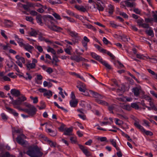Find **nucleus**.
I'll return each mask as SVG.
<instances>
[{
	"label": "nucleus",
	"mask_w": 157,
	"mask_h": 157,
	"mask_svg": "<svg viewBox=\"0 0 157 157\" xmlns=\"http://www.w3.org/2000/svg\"><path fill=\"white\" fill-rule=\"evenodd\" d=\"M24 104L28 109H24V112L27 113L31 117H33L36 114L37 109L33 105L26 102L24 103Z\"/></svg>",
	"instance_id": "2"
},
{
	"label": "nucleus",
	"mask_w": 157,
	"mask_h": 157,
	"mask_svg": "<svg viewBox=\"0 0 157 157\" xmlns=\"http://www.w3.org/2000/svg\"><path fill=\"white\" fill-rule=\"evenodd\" d=\"M4 24L7 27H10L13 26V23L10 20L4 19Z\"/></svg>",
	"instance_id": "15"
},
{
	"label": "nucleus",
	"mask_w": 157,
	"mask_h": 157,
	"mask_svg": "<svg viewBox=\"0 0 157 157\" xmlns=\"http://www.w3.org/2000/svg\"><path fill=\"white\" fill-rule=\"evenodd\" d=\"M133 11L136 13L140 14L141 13V11L138 8H135L134 9Z\"/></svg>",
	"instance_id": "61"
},
{
	"label": "nucleus",
	"mask_w": 157,
	"mask_h": 157,
	"mask_svg": "<svg viewBox=\"0 0 157 157\" xmlns=\"http://www.w3.org/2000/svg\"><path fill=\"white\" fill-rule=\"evenodd\" d=\"M65 125L63 123H62L60 127L58 128L59 130L61 132H63L64 131V127Z\"/></svg>",
	"instance_id": "48"
},
{
	"label": "nucleus",
	"mask_w": 157,
	"mask_h": 157,
	"mask_svg": "<svg viewBox=\"0 0 157 157\" xmlns=\"http://www.w3.org/2000/svg\"><path fill=\"white\" fill-rule=\"evenodd\" d=\"M43 95L44 96H48L47 97V98H50V97H51L52 95V91L50 90L48 91H47L45 92L44 94Z\"/></svg>",
	"instance_id": "29"
},
{
	"label": "nucleus",
	"mask_w": 157,
	"mask_h": 157,
	"mask_svg": "<svg viewBox=\"0 0 157 157\" xmlns=\"http://www.w3.org/2000/svg\"><path fill=\"white\" fill-rule=\"evenodd\" d=\"M82 45L83 46L85 47L86 49V50L87 49V42H85V41H84L83 40H82Z\"/></svg>",
	"instance_id": "64"
},
{
	"label": "nucleus",
	"mask_w": 157,
	"mask_h": 157,
	"mask_svg": "<svg viewBox=\"0 0 157 157\" xmlns=\"http://www.w3.org/2000/svg\"><path fill=\"white\" fill-rule=\"evenodd\" d=\"M16 140L18 143L22 145L26 144V141L22 139L21 135H19L16 138Z\"/></svg>",
	"instance_id": "10"
},
{
	"label": "nucleus",
	"mask_w": 157,
	"mask_h": 157,
	"mask_svg": "<svg viewBox=\"0 0 157 157\" xmlns=\"http://www.w3.org/2000/svg\"><path fill=\"white\" fill-rule=\"evenodd\" d=\"M26 74L28 75V77H24V78H25L26 80L29 79V80H31L32 78V77L29 73H26Z\"/></svg>",
	"instance_id": "46"
},
{
	"label": "nucleus",
	"mask_w": 157,
	"mask_h": 157,
	"mask_svg": "<svg viewBox=\"0 0 157 157\" xmlns=\"http://www.w3.org/2000/svg\"><path fill=\"white\" fill-rule=\"evenodd\" d=\"M77 87L78 89L81 92H84V90H86V88H82L79 86H77Z\"/></svg>",
	"instance_id": "53"
},
{
	"label": "nucleus",
	"mask_w": 157,
	"mask_h": 157,
	"mask_svg": "<svg viewBox=\"0 0 157 157\" xmlns=\"http://www.w3.org/2000/svg\"><path fill=\"white\" fill-rule=\"evenodd\" d=\"M117 62L119 65L118 68L120 69L124 67V65L119 61H117Z\"/></svg>",
	"instance_id": "63"
},
{
	"label": "nucleus",
	"mask_w": 157,
	"mask_h": 157,
	"mask_svg": "<svg viewBox=\"0 0 157 157\" xmlns=\"http://www.w3.org/2000/svg\"><path fill=\"white\" fill-rule=\"evenodd\" d=\"M103 41L104 43L105 44H108L110 43L109 42L107 39L105 37L103 38Z\"/></svg>",
	"instance_id": "62"
},
{
	"label": "nucleus",
	"mask_w": 157,
	"mask_h": 157,
	"mask_svg": "<svg viewBox=\"0 0 157 157\" xmlns=\"http://www.w3.org/2000/svg\"><path fill=\"white\" fill-rule=\"evenodd\" d=\"M78 102L77 100H71L70 101V104L71 107H75L77 106Z\"/></svg>",
	"instance_id": "23"
},
{
	"label": "nucleus",
	"mask_w": 157,
	"mask_h": 157,
	"mask_svg": "<svg viewBox=\"0 0 157 157\" xmlns=\"http://www.w3.org/2000/svg\"><path fill=\"white\" fill-rule=\"evenodd\" d=\"M30 98L33 100V103H36L38 102V98L37 97H35L33 98L32 96L30 97Z\"/></svg>",
	"instance_id": "47"
},
{
	"label": "nucleus",
	"mask_w": 157,
	"mask_h": 157,
	"mask_svg": "<svg viewBox=\"0 0 157 157\" xmlns=\"http://www.w3.org/2000/svg\"><path fill=\"white\" fill-rule=\"evenodd\" d=\"M73 131L72 128L70 127L67 128L64 130V134L65 135L70 136L72 135L71 133Z\"/></svg>",
	"instance_id": "20"
},
{
	"label": "nucleus",
	"mask_w": 157,
	"mask_h": 157,
	"mask_svg": "<svg viewBox=\"0 0 157 157\" xmlns=\"http://www.w3.org/2000/svg\"><path fill=\"white\" fill-rule=\"evenodd\" d=\"M14 37L15 39L17 41V43L19 44V45L22 47L23 45H24V43H23V40L22 39L20 38L18 36L16 35H15Z\"/></svg>",
	"instance_id": "12"
},
{
	"label": "nucleus",
	"mask_w": 157,
	"mask_h": 157,
	"mask_svg": "<svg viewBox=\"0 0 157 157\" xmlns=\"http://www.w3.org/2000/svg\"><path fill=\"white\" fill-rule=\"evenodd\" d=\"M131 107L129 105H124V106L123 108L126 110L129 111L131 110Z\"/></svg>",
	"instance_id": "55"
},
{
	"label": "nucleus",
	"mask_w": 157,
	"mask_h": 157,
	"mask_svg": "<svg viewBox=\"0 0 157 157\" xmlns=\"http://www.w3.org/2000/svg\"><path fill=\"white\" fill-rule=\"evenodd\" d=\"M47 130L49 133H50V135L52 136H55L56 135V132L54 131H53L50 128H48Z\"/></svg>",
	"instance_id": "32"
},
{
	"label": "nucleus",
	"mask_w": 157,
	"mask_h": 157,
	"mask_svg": "<svg viewBox=\"0 0 157 157\" xmlns=\"http://www.w3.org/2000/svg\"><path fill=\"white\" fill-rule=\"evenodd\" d=\"M107 54L108 56H109L111 57L112 59H114L115 58V56L111 52L109 51H107Z\"/></svg>",
	"instance_id": "57"
},
{
	"label": "nucleus",
	"mask_w": 157,
	"mask_h": 157,
	"mask_svg": "<svg viewBox=\"0 0 157 157\" xmlns=\"http://www.w3.org/2000/svg\"><path fill=\"white\" fill-rule=\"evenodd\" d=\"M52 15L57 20H60L61 19L60 15L55 12H54Z\"/></svg>",
	"instance_id": "39"
},
{
	"label": "nucleus",
	"mask_w": 157,
	"mask_h": 157,
	"mask_svg": "<svg viewBox=\"0 0 157 157\" xmlns=\"http://www.w3.org/2000/svg\"><path fill=\"white\" fill-rule=\"evenodd\" d=\"M125 5L127 6L130 7H132L133 6V4L131 2H129L128 1H125L124 2Z\"/></svg>",
	"instance_id": "43"
},
{
	"label": "nucleus",
	"mask_w": 157,
	"mask_h": 157,
	"mask_svg": "<svg viewBox=\"0 0 157 157\" xmlns=\"http://www.w3.org/2000/svg\"><path fill=\"white\" fill-rule=\"evenodd\" d=\"M134 125L138 129L140 130L142 132L144 131V129L143 127L141 126L138 122H135L134 124Z\"/></svg>",
	"instance_id": "25"
},
{
	"label": "nucleus",
	"mask_w": 157,
	"mask_h": 157,
	"mask_svg": "<svg viewBox=\"0 0 157 157\" xmlns=\"http://www.w3.org/2000/svg\"><path fill=\"white\" fill-rule=\"evenodd\" d=\"M75 7L78 10L82 12H85L86 11V9L83 6H82L81 7H80L79 6L75 5Z\"/></svg>",
	"instance_id": "26"
},
{
	"label": "nucleus",
	"mask_w": 157,
	"mask_h": 157,
	"mask_svg": "<svg viewBox=\"0 0 157 157\" xmlns=\"http://www.w3.org/2000/svg\"><path fill=\"white\" fill-rule=\"evenodd\" d=\"M141 90V87L140 86L137 87H134L132 89V92L136 97H138L139 96Z\"/></svg>",
	"instance_id": "6"
},
{
	"label": "nucleus",
	"mask_w": 157,
	"mask_h": 157,
	"mask_svg": "<svg viewBox=\"0 0 157 157\" xmlns=\"http://www.w3.org/2000/svg\"><path fill=\"white\" fill-rule=\"evenodd\" d=\"M42 151L41 148L37 145L30 146L25 154L30 157H41L43 155Z\"/></svg>",
	"instance_id": "1"
},
{
	"label": "nucleus",
	"mask_w": 157,
	"mask_h": 157,
	"mask_svg": "<svg viewBox=\"0 0 157 157\" xmlns=\"http://www.w3.org/2000/svg\"><path fill=\"white\" fill-rule=\"evenodd\" d=\"M12 63L14 65V68L16 70V71L18 73H20V71L19 70V69L17 67V65L15 63H14L13 62H12Z\"/></svg>",
	"instance_id": "58"
},
{
	"label": "nucleus",
	"mask_w": 157,
	"mask_h": 157,
	"mask_svg": "<svg viewBox=\"0 0 157 157\" xmlns=\"http://www.w3.org/2000/svg\"><path fill=\"white\" fill-rule=\"evenodd\" d=\"M91 56L93 58L98 61L100 62L102 60V59L99 56L97 55L94 52L91 53Z\"/></svg>",
	"instance_id": "18"
},
{
	"label": "nucleus",
	"mask_w": 157,
	"mask_h": 157,
	"mask_svg": "<svg viewBox=\"0 0 157 157\" xmlns=\"http://www.w3.org/2000/svg\"><path fill=\"white\" fill-rule=\"evenodd\" d=\"M101 3L102 4V5L100 3H96V5L97 6V8L98 9L99 11H102L104 10V7L105 6L104 3L101 2Z\"/></svg>",
	"instance_id": "14"
},
{
	"label": "nucleus",
	"mask_w": 157,
	"mask_h": 157,
	"mask_svg": "<svg viewBox=\"0 0 157 157\" xmlns=\"http://www.w3.org/2000/svg\"><path fill=\"white\" fill-rule=\"evenodd\" d=\"M120 15L123 17L124 18H128V15L125 13L124 12H120L119 13Z\"/></svg>",
	"instance_id": "51"
},
{
	"label": "nucleus",
	"mask_w": 157,
	"mask_h": 157,
	"mask_svg": "<svg viewBox=\"0 0 157 157\" xmlns=\"http://www.w3.org/2000/svg\"><path fill=\"white\" fill-rule=\"evenodd\" d=\"M47 51L48 52H51L52 54H53V55H55L56 54V52L55 50L53 48L51 47H49L47 49Z\"/></svg>",
	"instance_id": "41"
},
{
	"label": "nucleus",
	"mask_w": 157,
	"mask_h": 157,
	"mask_svg": "<svg viewBox=\"0 0 157 157\" xmlns=\"http://www.w3.org/2000/svg\"><path fill=\"white\" fill-rule=\"evenodd\" d=\"M98 139L100 140L101 142H103L106 141L107 140V138L106 137H98Z\"/></svg>",
	"instance_id": "59"
},
{
	"label": "nucleus",
	"mask_w": 157,
	"mask_h": 157,
	"mask_svg": "<svg viewBox=\"0 0 157 157\" xmlns=\"http://www.w3.org/2000/svg\"><path fill=\"white\" fill-rule=\"evenodd\" d=\"M131 107L135 109H139V105L136 103H133L131 104Z\"/></svg>",
	"instance_id": "38"
},
{
	"label": "nucleus",
	"mask_w": 157,
	"mask_h": 157,
	"mask_svg": "<svg viewBox=\"0 0 157 157\" xmlns=\"http://www.w3.org/2000/svg\"><path fill=\"white\" fill-rule=\"evenodd\" d=\"M11 94L16 97H18L21 95V93L19 90L16 89H12L10 91Z\"/></svg>",
	"instance_id": "11"
},
{
	"label": "nucleus",
	"mask_w": 157,
	"mask_h": 157,
	"mask_svg": "<svg viewBox=\"0 0 157 157\" xmlns=\"http://www.w3.org/2000/svg\"><path fill=\"white\" fill-rule=\"evenodd\" d=\"M50 146L51 147H56V143L55 142H53L52 141V140H48V143Z\"/></svg>",
	"instance_id": "36"
},
{
	"label": "nucleus",
	"mask_w": 157,
	"mask_h": 157,
	"mask_svg": "<svg viewBox=\"0 0 157 157\" xmlns=\"http://www.w3.org/2000/svg\"><path fill=\"white\" fill-rule=\"evenodd\" d=\"M67 31L69 33V35L73 38L79 36L78 33H76L75 32L71 31L70 29H67Z\"/></svg>",
	"instance_id": "19"
},
{
	"label": "nucleus",
	"mask_w": 157,
	"mask_h": 157,
	"mask_svg": "<svg viewBox=\"0 0 157 157\" xmlns=\"http://www.w3.org/2000/svg\"><path fill=\"white\" fill-rule=\"evenodd\" d=\"M30 13L33 16H37L38 15V13L35 10H32L30 12Z\"/></svg>",
	"instance_id": "54"
},
{
	"label": "nucleus",
	"mask_w": 157,
	"mask_h": 157,
	"mask_svg": "<svg viewBox=\"0 0 157 157\" xmlns=\"http://www.w3.org/2000/svg\"><path fill=\"white\" fill-rule=\"evenodd\" d=\"M80 39V38L79 36L73 38L72 40L73 42V44L75 45L76 44L78 43Z\"/></svg>",
	"instance_id": "30"
},
{
	"label": "nucleus",
	"mask_w": 157,
	"mask_h": 157,
	"mask_svg": "<svg viewBox=\"0 0 157 157\" xmlns=\"http://www.w3.org/2000/svg\"><path fill=\"white\" fill-rule=\"evenodd\" d=\"M146 33L149 36H151L153 37L154 36V33L152 29L146 30L145 31Z\"/></svg>",
	"instance_id": "33"
},
{
	"label": "nucleus",
	"mask_w": 157,
	"mask_h": 157,
	"mask_svg": "<svg viewBox=\"0 0 157 157\" xmlns=\"http://www.w3.org/2000/svg\"><path fill=\"white\" fill-rule=\"evenodd\" d=\"M153 20V18H145V21L146 23H150L151 21H152Z\"/></svg>",
	"instance_id": "52"
},
{
	"label": "nucleus",
	"mask_w": 157,
	"mask_h": 157,
	"mask_svg": "<svg viewBox=\"0 0 157 157\" xmlns=\"http://www.w3.org/2000/svg\"><path fill=\"white\" fill-rule=\"evenodd\" d=\"M78 146L79 148L86 156H90L91 155V153L88 151L87 147L80 144H78Z\"/></svg>",
	"instance_id": "4"
},
{
	"label": "nucleus",
	"mask_w": 157,
	"mask_h": 157,
	"mask_svg": "<svg viewBox=\"0 0 157 157\" xmlns=\"http://www.w3.org/2000/svg\"><path fill=\"white\" fill-rule=\"evenodd\" d=\"M42 18L44 21L45 24L48 25V26L49 25L48 24L51 20H54V19L52 16L48 15H44L43 16Z\"/></svg>",
	"instance_id": "5"
},
{
	"label": "nucleus",
	"mask_w": 157,
	"mask_h": 157,
	"mask_svg": "<svg viewBox=\"0 0 157 157\" xmlns=\"http://www.w3.org/2000/svg\"><path fill=\"white\" fill-rule=\"evenodd\" d=\"M96 102L99 104H101L102 105L108 106V103L105 101L100 100L99 99H95Z\"/></svg>",
	"instance_id": "24"
},
{
	"label": "nucleus",
	"mask_w": 157,
	"mask_h": 157,
	"mask_svg": "<svg viewBox=\"0 0 157 157\" xmlns=\"http://www.w3.org/2000/svg\"><path fill=\"white\" fill-rule=\"evenodd\" d=\"M24 48L27 51L30 53H32L31 50L33 49L34 47L30 45L29 44H24V45L23 46Z\"/></svg>",
	"instance_id": "13"
},
{
	"label": "nucleus",
	"mask_w": 157,
	"mask_h": 157,
	"mask_svg": "<svg viewBox=\"0 0 157 157\" xmlns=\"http://www.w3.org/2000/svg\"><path fill=\"white\" fill-rule=\"evenodd\" d=\"M1 116L2 119L5 120H7L8 119L6 115L4 113H2L1 114Z\"/></svg>",
	"instance_id": "49"
},
{
	"label": "nucleus",
	"mask_w": 157,
	"mask_h": 157,
	"mask_svg": "<svg viewBox=\"0 0 157 157\" xmlns=\"http://www.w3.org/2000/svg\"><path fill=\"white\" fill-rule=\"evenodd\" d=\"M108 8L105 10L106 11L108 12L109 14L110 15L112 14L114 11V6L110 4L108 6Z\"/></svg>",
	"instance_id": "16"
},
{
	"label": "nucleus",
	"mask_w": 157,
	"mask_h": 157,
	"mask_svg": "<svg viewBox=\"0 0 157 157\" xmlns=\"http://www.w3.org/2000/svg\"><path fill=\"white\" fill-rule=\"evenodd\" d=\"M70 140L72 143H75L77 142L76 138L74 137H71L70 138Z\"/></svg>",
	"instance_id": "56"
},
{
	"label": "nucleus",
	"mask_w": 157,
	"mask_h": 157,
	"mask_svg": "<svg viewBox=\"0 0 157 157\" xmlns=\"http://www.w3.org/2000/svg\"><path fill=\"white\" fill-rule=\"evenodd\" d=\"M43 17L40 14H38L36 16V20L37 22L39 23L41 25H43V23L42 21V18Z\"/></svg>",
	"instance_id": "22"
},
{
	"label": "nucleus",
	"mask_w": 157,
	"mask_h": 157,
	"mask_svg": "<svg viewBox=\"0 0 157 157\" xmlns=\"http://www.w3.org/2000/svg\"><path fill=\"white\" fill-rule=\"evenodd\" d=\"M110 142L111 143L112 145L114 147H116L117 144L115 141L113 139H111L109 140Z\"/></svg>",
	"instance_id": "50"
},
{
	"label": "nucleus",
	"mask_w": 157,
	"mask_h": 157,
	"mask_svg": "<svg viewBox=\"0 0 157 157\" xmlns=\"http://www.w3.org/2000/svg\"><path fill=\"white\" fill-rule=\"evenodd\" d=\"M54 104L56 106V107H57L58 108L60 109H61L62 110H63V111H64L66 113H67V112H68V111H67V109H65L63 107H62L58 105V104L56 102H54Z\"/></svg>",
	"instance_id": "37"
},
{
	"label": "nucleus",
	"mask_w": 157,
	"mask_h": 157,
	"mask_svg": "<svg viewBox=\"0 0 157 157\" xmlns=\"http://www.w3.org/2000/svg\"><path fill=\"white\" fill-rule=\"evenodd\" d=\"M48 27L50 29L56 32H60L63 29L62 28L55 25H48Z\"/></svg>",
	"instance_id": "8"
},
{
	"label": "nucleus",
	"mask_w": 157,
	"mask_h": 157,
	"mask_svg": "<svg viewBox=\"0 0 157 157\" xmlns=\"http://www.w3.org/2000/svg\"><path fill=\"white\" fill-rule=\"evenodd\" d=\"M31 31L29 33V34L32 36L36 37L38 34L37 32L34 29L31 28Z\"/></svg>",
	"instance_id": "27"
},
{
	"label": "nucleus",
	"mask_w": 157,
	"mask_h": 157,
	"mask_svg": "<svg viewBox=\"0 0 157 157\" xmlns=\"http://www.w3.org/2000/svg\"><path fill=\"white\" fill-rule=\"evenodd\" d=\"M40 106H37L38 107L39 109L41 110L45 109L46 106L44 102L43 101H41L40 102Z\"/></svg>",
	"instance_id": "31"
},
{
	"label": "nucleus",
	"mask_w": 157,
	"mask_h": 157,
	"mask_svg": "<svg viewBox=\"0 0 157 157\" xmlns=\"http://www.w3.org/2000/svg\"><path fill=\"white\" fill-rule=\"evenodd\" d=\"M39 39L41 41L44 40L45 38L43 36L44 35L41 33H40L38 34Z\"/></svg>",
	"instance_id": "44"
},
{
	"label": "nucleus",
	"mask_w": 157,
	"mask_h": 157,
	"mask_svg": "<svg viewBox=\"0 0 157 157\" xmlns=\"http://www.w3.org/2000/svg\"><path fill=\"white\" fill-rule=\"evenodd\" d=\"M107 69L110 70L111 69L112 67L110 65L106 62V61L102 60V61L100 62Z\"/></svg>",
	"instance_id": "28"
},
{
	"label": "nucleus",
	"mask_w": 157,
	"mask_h": 157,
	"mask_svg": "<svg viewBox=\"0 0 157 157\" xmlns=\"http://www.w3.org/2000/svg\"><path fill=\"white\" fill-rule=\"evenodd\" d=\"M114 106L115 105L114 104H112L108 106V109L110 111V113L113 114L114 113L113 110L115 108Z\"/></svg>",
	"instance_id": "34"
},
{
	"label": "nucleus",
	"mask_w": 157,
	"mask_h": 157,
	"mask_svg": "<svg viewBox=\"0 0 157 157\" xmlns=\"http://www.w3.org/2000/svg\"><path fill=\"white\" fill-rule=\"evenodd\" d=\"M26 20L28 21L32 22L33 20V19L31 17L26 16Z\"/></svg>",
	"instance_id": "60"
},
{
	"label": "nucleus",
	"mask_w": 157,
	"mask_h": 157,
	"mask_svg": "<svg viewBox=\"0 0 157 157\" xmlns=\"http://www.w3.org/2000/svg\"><path fill=\"white\" fill-rule=\"evenodd\" d=\"M10 98L12 100L11 104L13 105H20L21 104L22 102L26 100V98L24 96H22L21 97H19L16 100H14L13 98L10 95L9 96Z\"/></svg>",
	"instance_id": "3"
},
{
	"label": "nucleus",
	"mask_w": 157,
	"mask_h": 157,
	"mask_svg": "<svg viewBox=\"0 0 157 157\" xmlns=\"http://www.w3.org/2000/svg\"><path fill=\"white\" fill-rule=\"evenodd\" d=\"M70 59L73 60H75L77 62L80 61H83L85 60V59L80 56L76 55L71 56L70 57Z\"/></svg>",
	"instance_id": "7"
},
{
	"label": "nucleus",
	"mask_w": 157,
	"mask_h": 157,
	"mask_svg": "<svg viewBox=\"0 0 157 157\" xmlns=\"http://www.w3.org/2000/svg\"><path fill=\"white\" fill-rule=\"evenodd\" d=\"M89 92L93 96L98 99H102L103 98L102 96L98 93L94 92L92 90H89Z\"/></svg>",
	"instance_id": "9"
},
{
	"label": "nucleus",
	"mask_w": 157,
	"mask_h": 157,
	"mask_svg": "<svg viewBox=\"0 0 157 157\" xmlns=\"http://www.w3.org/2000/svg\"><path fill=\"white\" fill-rule=\"evenodd\" d=\"M58 56H57L56 54L55 55H53V60L56 63L59 62V61L58 59Z\"/></svg>",
	"instance_id": "42"
},
{
	"label": "nucleus",
	"mask_w": 157,
	"mask_h": 157,
	"mask_svg": "<svg viewBox=\"0 0 157 157\" xmlns=\"http://www.w3.org/2000/svg\"><path fill=\"white\" fill-rule=\"evenodd\" d=\"M119 88L117 90V92H119L120 91H122L124 92L125 91V88L124 85H122L121 86H119Z\"/></svg>",
	"instance_id": "35"
},
{
	"label": "nucleus",
	"mask_w": 157,
	"mask_h": 157,
	"mask_svg": "<svg viewBox=\"0 0 157 157\" xmlns=\"http://www.w3.org/2000/svg\"><path fill=\"white\" fill-rule=\"evenodd\" d=\"M143 132H144L147 135H149L152 136L153 135V133L149 131H146L144 129V131H143Z\"/></svg>",
	"instance_id": "45"
},
{
	"label": "nucleus",
	"mask_w": 157,
	"mask_h": 157,
	"mask_svg": "<svg viewBox=\"0 0 157 157\" xmlns=\"http://www.w3.org/2000/svg\"><path fill=\"white\" fill-rule=\"evenodd\" d=\"M144 21L143 19H138L137 20L136 22L139 26L141 27L143 24Z\"/></svg>",
	"instance_id": "40"
},
{
	"label": "nucleus",
	"mask_w": 157,
	"mask_h": 157,
	"mask_svg": "<svg viewBox=\"0 0 157 157\" xmlns=\"http://www.w3.org/2000/svg\"><path fill=\"white\" fill-rule=\"evenodd\" d=\"M25 65L26 66L27 69L28 70L35 68L36 66V64L33 63H27Z\"/></svg>",
	"instance_id": "21"
},
{
	"label": "nucleus",
	"mask_w": 157,
	"mask_h": 157,
	"mask_svg": "<svg viewBox=\"0 0 157 157\" xmlns=\"http://www.w3.org/2000/svg\"><path fill=\"white\" fill-rule=\"evenodd\" d=\"M6 108L9 113L12 114L14 116L17 117L18 116V113L16 112L14 110L8 107H6Z\"/></svg>",
	"instance_id": "17"
}]
</instances>
